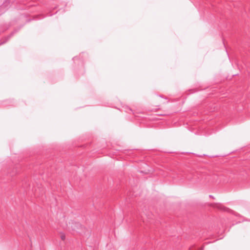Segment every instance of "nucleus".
<instances>
[{
  "label": "nucleus",
  "instance_id": "obj_3",
  "mask_svg": "<svg viewBox=\"0 0 250 250\" xmlns=\"http://www.w3.org/2000/svg\"><path fill=\"white\" fill-rule=\"evenodd\" d=\"M7 4V2H5L3 3V4L0 6V15L4 13L7 10V8H6L5 7Z\"/></svg>",
  "mask_w": 250,
  "mask_h": 250
},
{
  "label": "nucleus",
  "instance_id": "obj_6",
  "mask_svg": "<svg viewBox=\"0 0 250 250\" xmlns=\"http://www.w3.org/2000/svg\"><path fill=\"white\" fill-rule=\"evenodd\" d=\"M209 197L210 198H214L213 196L212 195H210L209 196Z\"/></svg>",
  "mask_w": 250,
  "mask_h": 250
},
{
  "label": "nucleus",
  "instance_id": "obj_4",
  "mask_svg": "<svg viewBox=\"0 0 250 250\" xmlns=\"http://www.w3.org/2000/svg\"><path fill=\"white\" fill-rule=\"evenodd\" d=\"M77 59H78V57H75L73 58V60L74 61H75Z\"/></svg>",
  "mask_w": 250,
  "mask_h": 250
},
{
  "label": "nucleus",
  "instance_id": "obj_5",
  "mask_svg": "<svg viewBox=\"0 0 250 250\" xmlns=\"http://www.w3.org/2000/svg\"><path fill=\"white\" fill-rule=\"evenodd\" d=\"M61 238H62V240H64V239H65V236H63V235H62V236H61Z\"/></svg>",
  "mask_w": 250,
  "mask_h": 250
},
{
  "label": "nucleus",
  "instance_id": "obj_2",
  "mask_svg": "<svg viewBox=\"0 0 250 250\" xmlns=\"http://www.w3.org/2000/svg\"><path fill=\"white\" fill-rule=\"evenodd\" d=\"M14 32H12L10 34L8 35L7 37L3 38L0 43V45L1 44H4V43L6 42L14 35Z\"/></svg>",
  "mask_w": 250,
  "mask_h": 250
},
{
  "label": "nucleus",
  "instance_id": "obj_7",
  "mask_svg": "<svg viewBox=\"0 0 250 250\" xmlns=\"http://www.w3.org/2000/svg\"><path fill=\"white\" fill-rule=\"evenodd\" d=\"M5 105H7L8 104H4Z\"/></svg>",
  "mask_w": 250,
  "mask_h": 250
},
{
  "label": "nucleus",
  "instance_id": "obj_1",
  "mask_svg": "<svg viewBox=\"0 0 250 250\" xmlns=\"http://www.w3.org/2000/svg\"><path fill=\"white\" fill-rule=\"evenodd\" d=\"M69 225H71V228L74 231L80 233H85V228L78 222H72L71 223H69Z\"/></svg>",
  "mask_w": 250,
  "mask_h": 250
}]
</instances>
